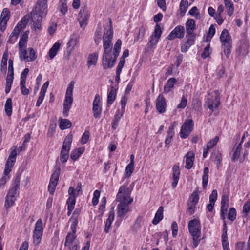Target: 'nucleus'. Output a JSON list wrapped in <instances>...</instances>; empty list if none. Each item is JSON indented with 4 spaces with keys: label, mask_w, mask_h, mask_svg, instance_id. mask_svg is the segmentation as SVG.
Returning <instances> with one entry per match:
<instances>
[{
    "label": "nucleus",
    "mask_w": 250,
    "mask_h": 250,
    "mask_svg": "<svg viewBox=\"0 0 250 250\" xmlns=\"http://www.w3.org/2000/svg\"><path fill=\"white\" fill-rule=\"evenodd\" d=\"M109 23L104 27L103 37V48L104 49L102 59L103 65L104 69L111 68L115 65L118 57L122 45V41L118 39L112 51V41L113 37V29L112 21L109 18Z\"/></svg>",
    "instance_id": "1"
},
{
    "label": "nucleus",
    "mask_w": 250,
    "mask_h": 250,
    "mask_svg": "<svg viewBox=\"0 0 250 250\" xmlns=\"http://www.w3.org/2000/svg\"><path fill=\"white\" fill-rule=\"evenodd\" d=\"M29 33V31L28 30L22 33L18 44L19 58L21 61H25L26 62H33L37 57L35 51L31 47L28 48L29 56H26V55L27 54V46Z\"/></svg>",
    "instance_id": "2"
},
{
    "label": "nucleus",
    "mask_w": 250,
    "mask_h": 250,
    "mask_svg": "<svg viewBox=\"0 0 250 250\" xmlns=\"http://www.w3.org/2000/svg\"><path fill=\"white\" fill-rule=\"evenodd\" d=\"M220 40L222 43V48L224 54L228 58L232 48V40L227 29H224L220 35Z\"/></svg>",
    "instance_id": "3"
},
{
    "label": "nucleus",
    "mask_w": 250,
    "mask_h": 250,
    "mask_svg": "<svg viewBox=\"0 0 250 250\" xmlns=\"http://www.w3.org/2000/svg\"><path fill=\"white\" fill-rule=\"evenodd\" d=\"M74 87V82L73 81H71L68 85L63 104V114L65 117L68 116V112L71 107L73 101L72 96Z\"/></svg>",
    "instance_id": "4"
},
{
    "label": "nucleus",
    "mask_w": 250,
    "mask_h": 250,
    "mask_svg": "<svg viewBox=\"0 0 250 250\" xmlns=\"http://www.w3.org/2000/svg\"><path fill=\"white\" fill-rule=\"evenodd\" d=\"M16 161V148H14L11 152L6 162L4 176L0 179V186L3 185L9 178L8 176L13 168Z\"/></svg>",
    "instance_id": "5"
},
{
    "label": "nucleus",
    "mask_w": 250,
    "mask_h": 250,
    "mask_svg": "<svg viewBox=\"0 0 250 250\" xmlns=\"http://www.w3.org/2000/svg\"><path fill=\"white\" fill-rule=\"evenodd\" d=\"M131 192V190L128 188L127 184H124L119 189L116 196V201L127 202L129 204H131L133 200L130 196Z\"/></svg>",
    "instance_id": "6"
},
{
    "label": "nucleus",
    "mask_w": 250,
    "mask_h": 250,
    "mask_svg": "<svg viewBox=\"0 0 250 250\" xmlns=\"http://www.w3.org/2000/svg\"><path fill=\"white\" fill-rule=\"evenodd\" d=\"M47 0H37L31 14L45 17L48 12Z\"/></svg>",
    "instance_id": "7"
},
{
    "label": "nucleus",
    "mask_w": 250,
    "mask_h": 250,
    "mask_svg": "<svg viewBox=\"0 0 250 250\" xmlns=\"http://www.w3.org/2000/svg\"><path fill=\"white\" fill-rule=\"evenodd\" d=\"M214 93V96L208 93L205 102V105H207L208 109L211 111V112L213 111L214 108L218 107L220 104L219 90H215Z\"/></svg>",
    "instance_id": "8"
},
{
    "label": "nucleus",
    "mask_w": 250,
    "mask_h": 250,
    "mask_svg": "<svg viewBox=\"0 0 250 250\" xmlns=\"http://www.w3.org/2000/svg\"><path fill=\"white\" fill-rule=\"evenodd\" d=\"M43 228L42 226V221L41 219H38L36 224L33 231V243L35 245H39L41 241Z\"/></svg>",
    "instance_id": "9"
},
{
    "label": "nucleus",
    "mask_w": 250,
    "mask_h": 250,
    "mask_svg": "<svg viewBox=\"0 0 250 250\" xmlns=\"http://www.w3.org/2000/svg\"><path fill=\"white\" fill-rule=\"evenodd\" d=\"M90 16L89 12L87 10V6H82L78 14V20L79 21L80 27L84 29L88 24V21Z\"/></svg>",
    "instance_id": "10"
},
{
    "label": "nucleus",
    "mask_w": 250,
    "mask_h": 250,
    "mask_svg": "<svg viewBox=\"0 0 250 250\" xmlns=\"http://www.w3.org/2000/svg\"><path fill=\"white\" fill-rule=\"evenodd\" d=\"M199 199V195L197 191H194L189 198L188 202L187 213L190 215L193 214L195 212V208L196 204L198 203Z\"/></svg>",
    "instance_id": "11"
},
{
    "label": "nucleus",
    "mask_w": 250,
    "mask_h": 250,
    "mask_svg": "<svg viewBox=\"0 0 250 250\" xmlns=\"http://www.w3.org/2000/svg\"><path fill=\"white\" fill-rule=\"evenodd\" d=\"M193 126L194 123L192 119L187 120L181 126L180 133V137L184 139L188 137L192 130Z\"/></svg>",
    "instance_id": "12"
},
{
    "label": "nucleus",
    "mask_w": 250,
    "mask_h": 250,
    "mask_svg": "<svg viewBox=\"0 0 250 250\" xmlns=\"http://www.w3.org/2000/svg\"><path fill=\"white\" fill-rule=\"evenodd\" d=\"M189 233L192 236L201 235V227L199 221L194 219L190 220L188 225Z\"/></svg>",
    "instance_id": "13"
},
{
    "label": "nucleus",
    "mask_w": 250,
    "mask_h": 250,
    "mask_svg": "<svg viewBox=\"0 0 250 250\" xmlns=\"http://www.w3.org/2000/svg\"><path fill=\"white\" fill-rule=\"evenodd\" d=\"M167 106L166 98L162 94H159L155 101V107L157 111L160 114L164 113L166 111Z\"/></svg>",
    "instance_id": "14"
},
{
    "label": "nucleus",
    "mask_w": 250,
    "mask_h": 250,
    "mask_svg": "<svg viewBox=\"0 0 250 250\" xmlns=\"http://www.w3.org/2000/svg\"><path fill=\"white\" fill-rule=\"evenodd\" d=\"M60 169H56L52 174L48 187V190L50 194H53L55 191L60 175Z\"/></svg>",
    "instance_id": "15"
},
{
    "label": "nucleus",
    "mask_w": 250,
    "mask_h": 250,
    "mask_svg": "<svg viewBox=\"0 0 250 250\" xmlns=\"http://www.w3.org/2000/svg\"><path fill=\"white\" fill-rule=\"evenodd\" d=\"M185 27L182 25L177 26L168 35L167 38L172 40L175 38L182 39L185 36Z\"/></svg>",
    "instance_id": "16"
},
{
    "label": "nucleus",
    "mask_w": 250,
    "mask_h": 250,
    "mask_svg": "<svg viewBox=\"0 0 250 250\" xmlns=\"http://www.w3.org/2000/svg\"><path fill=\"white\" fill-rule=\"evenodd\" d=\"M117 206V215L120 218H123L129 211V205L127 202H119Z\"/></svg>",
    "instance_id": "17"
},
{
    "label": "nucleus",
    "mask_w": 250,
    "mask_h": 250,
    "mask_svg": "<svg viewBox=\"0 0 250 250\" xmlns=\"http://www.w3.org/2000/svg\"><path fill=\"white\" fill-rule=\"evenodd\" d=\"M16 186L13 187L8 192L5 202V206L9 208L13 205L16 200Z\"/></svg>",
    "instance_id": "18"
},
{
    "label": "nucleus",
    "mask_w": 250,
    "mask_h": 250,
    "mask_svg": "<svg viewBox=\"0 0 250 250\" xmlns=\"http://www.w3.org/2000/svg\"><path fill=\"white\" fill-rule=\"evenodd\" d=\"M30 19L32 22V28L34 30H40L42 26V19L44 17L30 13Z\"/></svg>",
    "instance_id": "19"
},
{
    "label": "nucleus",
    "mask_w": 250,
    "mask_h": 250,
    "mask_svg": "<svg viewBox=\"0 0 250 250\" xmlns=\"http://www.w3.org/2000/svg\"><path fill=\"white\" fill-rule=\"evenodd\" d=\"M10 12L7 8H4L0 18V29L4 30L5 29V25L9 18Z\"/></svg>",
    "instance_id": "20"
},
{
    "label": "nucleus",
    "mask_w": 250,
    "mask_h": 250,
    "mask_svg": "<svg viewBox=\"0 0 250 250\" xmlns=\"http://www.w3.org/2000/svg\"><path fill=\"white\" fill-rule=\"evenodd\" d=\"M180 173L179 167L177 165H174L172 167L173 182L171 184L173 188H175L178 184Z\"/></svg>",
    "instance_id": "21"
},
{
    "label": "nucleus",
    "mask_w": 250,
    "mask_h": 250,
    "mask_svg": "<svg viewBox=\"0 0 250 250\" xmlns=\"http://www.w3.org/2000/svg\"><path fill=\"white\" fill-rule=\"evenodd\" d=\"M176 83L177 80L175 78H170L168 79L164 87V92L166 94H167L173 91Z\"/></svg>",
    "instance_id": "22"
},
{
    "label": "nucleus",
    "mask_w": 250,
    "mask_h": 250,
    "mask_svg": "<svg viewBox=\"0 0 250 250\" xmlns=\"http://www.w3.org/2000/svg\"><path fill=\"white\" fill-rule=\"evenodd\" d=\"M30 19V16L29 14H26L24 16L18 23L17 24V30H18L19 32L23 30L26 27Z\"/></svg>",
    "instance_id": "23"
},
{
    "label": "nucleus",
    "mask_w": 250,
    "mask_h": 250,
    "mask_svg": "<svg viewBox=\"0 0 250 250\" xmlns=\"http://www.w3.org/2000/svg\"><path fill=\"white\" fill-rule=\"evenodd\" d=\"M73 136L72 134H68L66 136L63 142L61 151L69 152L71 144L72 142Z\"/></svg>",
    "instance_id": "24"
},
{
    "label": "nucleus",
    "mask_w": 250,
    "mask_h": 250,
    "mask_svg": "<svg viewBox=\"0 0 250 250\" xmlns=\"http://www.w3.org/2000/svg\"><path fill=\"white\" fill-rule=\"evenodd\" d=\"M186 29L187 34H194L193 33L196 29L195 21L192 19H189L186 23Z\"/></svg>",
    "instance_id": "25"
},
{
    "label": "nucleus",
    "mask_w": 250,
    "mask_h": 250,
    "mask_svg": "<svg viewBox=\"0 0 250 250\" xmlns=\"http://www.w3.org/2000/svg\"><path fill=\"white\" fill-rule=\"evenodd\" d=\"M186 166L185 168L190 169L193 165L194 160V154L191 152H188L186 155Z\"/></svg>",
    "instance_id": "26"
},
{
    "label": "nucleus",
    "mask_w": 250,
    "mask_h": 250,
    "mask_svg": "<svg viewBox=\"0 0 250 250\" xmlns=\"http://www.w3.org/2000/svg\"><path fill=\"white\" fill-rule=\"evenodd\" d=\"M76 238V233H73V232H68L65 238L64 246L68 247L70 249V248H72L71 245H72Z\"/></svg>",
    "instance_id": "27"
},
{
    "label": "nucleus",
    "mask_w": 250,
    "mask_h": 250,
    "mask_svg": "<svg viewBox=\"0 0 250 250\" xmlns=\"http://www.w3.org/2000/svg\"><path fill=\"white\" fill-rule=\"evenodd\" d=\"M163 207L162 206H160L156 213H155L154 218L152 220V223L156 225L158 224L163 219Z\"/></svg>",
    "instance_id": "28"
},
{
    "label": "nucleus",
    "mask_w": 250,
    "mask_h": 250,
    "mask_svg": "<svg viewBox=\"0 0 250 250\" xmlns=\"http://www.w3.org/2000/svg\"><path fill=\"white\" fill-rule=\"evenodd\" d=\"M114 220V213L113 211H110L109 213L108 218L107 219L104 231L105 233H107L109 232L111 225Z\"/></svg>",
    "instance_id": "29"
},
{
    "label": "nucleus",
    "mask_w": 250,
    "mask_h": 250,
    "mask_svg": "<svg viewBox=\"0 0 250 250\" xmlns=\"http://www.w3.org/2000/svg\"><path fill=\"white\" fill-rule=\"evenodd\" d=\"M117 91L113 86H111L110 91L107 96V104L111 105L115 101L116 97Z\"/></svg>",
    "instance_id": "30"
},
{
    "label": "nucleus",
    "mask_w": 250,
    "mask_h": 250,
    "mask_svg": "<svg viewBox=\"0 0 250 250\" xmlns=\"http://www.w3.org/2000/svg\"><path fill=\"white\" fill-rule=\"evenodd\" d=\"M159 39L151 36L149 38L148 43H147L146 48L147 51H149L153 49L157 44Z\"/></svg>",
    "instance_id": "31"
},
{
    "label": "nucleus",
    "mask_w": 250,
    "mask_h": 250,
    "mask_svg": "<svg viewBox=\"0 0 250 250\" xmlns=\"http://www.w3.org/2000/svg\"><path fill=\"white\" fill-rule=\"evenodd\" d=\"M84 148L83 147H80L76 149L73 150L70 154V157L73 161H76L83 153Z\"/></svg>",
    "instance_id": "32"
},
{
    "label": "nucleus",
    "mask_w": 250,
    "mask_h": 250,
    "mask_svg": "<svg viewBox=\"0 0 250 250\" xmlns=\"http://www.w3.org/2000/svg\"><path fill=\"white\" fill-rule=\"evenodd\" d=\"M102 37V27L100 23L95 32L94 40L96 45H98L101 42Z\"/></svg>",
    "instance_id": "33"
},
{
    "label": "nucleus",
    "mask_w": 250,
    "mask_h": 250,
    "mask_svg": "<svg viewBox=\"0 0 250 250\" xmlns=\"http://www.w3.org/2000/svg\"><path fill=\"white\" fill-rule=\"evenodd\" d=\"M60 43L58 42H55L49 51V56L52 59L56 55L58 50L60 48Z\"/></svg>",
    "instance_id": "34"
},
{
    "label": "nucleus",
    "mask_w": 250,
    "mask_h": 250,
    "mask_svg": "<svg viewBox=\"0 0 250 250\" xmlns=\"http://www.w3.org/2000/svg\"><path fill=\"white\" fill-rule=\"evenodd\" d=\"M58 9L59 10V11L63 15L67 13L68 11L67 0H60Z\"/></svg>",
    "instance_id": "35"
},
{
    "label": "nucleus",
    "mask_w": 250,
    "mask_h": 250,
    "mask_svg": "<svg viewBox=\"0 0 250 250\" xmlns=\"http://www.w3.org/2000/svg\"><path fill=\"white\" fill-rule=\"evenodd\" d=\"M98 58V54L97 53L90 54L88 56L87 62L88 67L91 65H95L97 63Z\"/></svg>",
    "instance_id": "36"
},
{
    "label": "nucleus",
    "mask_w": 250,
    "mask_h": 250,
    "mask_svg": "<svg viewBox=\"0 0 250 250\" xmlns=\"http://www.w3.org/2000/svg\"><path fill=\"white\" fill-rule=\"evenodd\" d=\"M78 44V41L76 38H71L67 43V49L69 53H71L74 50L75 47Z\"/></svg>",
    "instance_id": "37"
},
{
    "label": "nucleus",
    "mask_w": 250,
    "mask_h": 250,
    "mask_svg": "<svg viewBox=\"0 0 250 250\" xmlns=\"http://www.w3.org/2000/svg\"><path fill=\"white\" fill-rule=\"evenodd\" d=\"M225 6L226 7L227 14L229 16L233 15L234 12V5L231 0L224 1Z\"/></svg>",
    "instance_id": "38"
},
{
    "label": "nucleus",
    "mask_w": 250,
    "mask_h": 250,
    "mask_svg": "<svg viewBox=\"0 0 250 250\" xmlns=\"http://www.w3.org/2000/svg\"><path fill=\"white\" fill-rule=\"evenodd\" d=\"M14 79V74L8 73L6 78V84L5 87V92L8 93L10 92L11 84Z\"/></svg>",
    "instance_id": "39"
},
{
    "label": "nucleus",
    "mask_w": 250,
    "mask_h": 250,
    "mask_svg": "<svg viewBox=\"0 0 250 250\" xmlns=\"http://www.w3.org/2000/svg\"><path fill=\"white\" fill-rule=\"evenodd\" d=\"M69 222L71 223L70 229H71L72 232L73 233H76V227L78 225V221L77 219V217L75 216V214L73 213L72 216L69 219Z\"/></svg>",
    "instance_id": "40"
},
{
    "label": "nucleus",
    "mask_w": 250,
    "mask_h": 250,
    "mask_svg": "<svg viewBox=\"0 0 250 250\" xmlns=\"http://www.w3.org/2000/svg\"><path fill=\"white\" fill-rule=\"evenodd\" d=\"M209 169L208 167H205L203 171V175L202 176V184L204 189H206L208 183Z\"/></svg>",
    "instance_id": "41"
},
{
    "label": "nucleus",
    "mask_w": 250,
    "mask_h": 250,
    "mask_svg": "<svg viewBox=\"0 0 250 250\" xmlns=\"http://www.w3.org/2000/svg\"><path fill=\"white\" fill-rule=\"evenodd\" d=\"M71 126V123L68 119H60L59 127L61 130L69 128Z\"/></svg>",
    "instance_id": "42"
},
{
    "label": "nucleus",
    "mask_w": 250,
    "mask_h": 250,
    "mask_svg": "<svg viewBox=\"0 0 250 250\" xmlns=\"http://www.w3.org/2000/svg\"><path fill=\"white\" fill-rule=\"evenodd\" d=\"M92 111L93 116L95 118H99L102 112L101 106L100 104H93Z\"/></svg>",
    "instance_id": "43"
},
{
    "label": "nucleus",
    "mask_w": 250,
    "mask_h": 250,
    "mask_svg": "<svg viewBox=\"0 0 250 250\" xmlns=\"http://www.w3.org/2000/svg\"><path fill=\"white\" fill-rule=\"evenodd\" d=\"M5 110L6 115L8 116H10L12 114V100L11 98H8L6 101L5 104Z\"/></svg>",
    "instance_id": "44"
},
{
    "label": "nucleus",
    "mask_w": 250,
    "mask_h": 250,
    "mask_svg": "<svg viewBox=\"0 0 250 250\" xmlns=\"http://www.w3.org/2000/svg\"><path fill=\"white\" fill-rule=\"evenodd\" d=\"M76 199L75 196H70L67 200V204L68 205L67 209L70 211H72L74 208L75 205Z\"/></svg>",
    "instance_id": "45"
},
{
    "label": "nucleus",
    "mask_w": 250,
    "mask_h": 250,
    "mask_svg": "<svg viewBox=\"0 0 250 250\" xmlns=\"http://www.w3.org/2000/svg\"><path fill=\"white\" fill-rule=\"evenodd\" d=\"M195 38V34H188V35L186 36L185 39H186V41L185 42L191 46L194 43Z\"/></svg>",
    "instance_id": "46"
},
{
    "label": "nucleus",
    "mask_w": 250,
    "mask_h": 250,
    "mask_svg": "<svg viewBox=\"0 0 250 250\" xmlns=\"http://www.w3.org/2000/svg\"><path fill=\"white\" fill-rule=\"evenodd\" d=\"M145 32V28L143 26L139 28L137 35L134 39V42H137L140 40H142L144 37Z\"/></svg>",
    "instance_id": "47"
},
{
    "label": "nucleus",
    "mask_w": 250,
    "mask_h": 250,
    "mask_svg": "<svg viewBox=\"0 0 250 250\" xmlns=\"http://www.w3.org/2000/svg\"><path fill=\"white\" fill-rule=\"evenodd\" d=\"M241 148L242 146H241V144H239L233 152V157L232 158L233 161L238 160V159L239 158Z\"/></svg>",
    "instance_id": "48"
},
{
    "label": "nucleus",
    "mask_w": 250,
    "mask_h": 250,
    "mask_svg": "<svg viewBox=\"0 0 250 250\" xmlns=\"http://www.w3.org/2000/svg\"><path fill=\"white\" fill-rule=\"evenodd\" d=\"M188 0H181L180 4V10L181 13L185 14L188 8Z\"/></svg>",
    "instance_id": "49"
},
{
    "label": "nucleus",
    "mask_w": 250,
    "mask_h": 250,
    "mask_svg": "<svg viewBox=\"0 0 250 250\" xmlns=\"http://www.w3.org/2000/svg\"><path fill=\"white\" fill-rule=\"evenodd\" d=\"M134 170V164H128L126 166L125 170V175L126 177L130 176Z\"/></svg>",
    "instance_id": "50"
},
{
    "label": "nucleus",
    "mask_w": 250,
    "mask_h": 250,
    "mask_svg": "<svg viewBox=\"0 0 250 250\" xmlns=\"http://www.w3.org/2000/svg\"><path fill=\"white\" fill-rule=\"evenodd\" d=\"M25 83L26 82H20V89L22 95H28L30 93V90L26 88Z\"/></svg>",
    "instance_id": "51"
},
{
    "label": "nucleus",
    "mask_w": 250,
    "mask_h": 250,
    "mask_svg": "<svg viewBox=\"0 0 250 250\" xmlns=\"http://www.w3.org/2000/svg\"><path fill=\"white\" fill-rule=\"evenodd\" d=\"M162 34V30L161 29V27L159 24H157L155 26L154 31L153 34L151 35L152 36H154V37L157 38L158 39H160L161 35Z\"/></svg>",
    "instance_id": "52"
},
{
    "label": "nucleus",
    "mask_w": 250,
    "mask_h": 250,
    "mask_svg": "<svg viewBox=\"0 0 250 250\" xmlns=\"http://www.w3.org/2000/svg\"><path fill=\"white\" fill-rule=\"evenodd\" d=\"M128 55H129L128 50V49L125 50L123 52L122 57L120 58V62L118 65L124 66L125 63V58L126 57H128Z\"/></svg>",
    "instance_id": "53"
},
{
    "label": "nucleus",
    "mask_w": 250,
    "mask_h": 250,
    "mask_svg": "<svg viewBox=\"0 0 250 250\" xmlns=\"http://www.w3.org/2000/svg\"><path fill=\"white\" fill-rule=\"evenodd\" d=\"M219 141V137L215 136L214 138L210 139L207 145V147L208 149L212 148Z\"/></svg>",
    "instance_id": "54"
},
{
    "label": "nucleus",
    "mask_w": 250,
    "mask_h": 250,
    "mask_svg": "<svg viewBox=\"0 0 250 250\" xmlns=\"http://www.w3.org/2000/svg\"><path fill=\"white\" fill-rule=\"evenodd\" d=\"M236 211L233 208H231L229 211L228 219L231 221H234L236 219Z\"/></svg>",
    "instance_id": "55"
},
{
    "label": "nucleus",
    "mask_w": 250,
    "mask_h": 250,
    "mask_svg": "<svg viewBox=\"0 0 250 250\" xmlns=\"http://www.w3.org/2000/svg\"><path fill=\"white\" fill-rule=\"evenodd\" d=\"M223 221H224L223 228V229H222L223 233L221 236V239H222V241H226V240H228L227 226V224H226L225 220H223Z\"/></svg>",
    "instance_id": "56"
},
{
    "label": "nucleus",
    "mask_w": 250,
    "mask_h": 250,
    "mask_svg": "<svg viewBox=\"0 0 250 250\" xmlns=\"http://www.w3.org/2000/svg\"><path fill=\"white\" fill-rule=\"evenodd\" d=\"M100 195V192L99 190H96L94 191L93 193V197L92 201V203L93 206H96L97 205L99 201Z\"/></svg>",
    "instance_id": "57"
},
{
    "label": "nucleus",
    "mask_w": 250,
    "mask_h": 250,
    "mask_svg": "<svg viewBox=\"0 0 250 250\" xmlns=\"http://www.w3.org/2000/svg\"><path fill=\"white\" fill-rule=\"evenodd\" d=\"M90 136V132L89 131L85 130L84 133L83 134L81 138V143L83 144L86 143L89 140Z\"/></svg>",
    "instance_id": "58"
},
{
    "label": "nucleus",
    "mask_w": 250,
    "mask_h": 250,
    "mask_svg": "<svg viewBox=\"0 0 250 250\" xmlns=\"http://www.w3.org/2000/svg\"><path fill=\"white\" fill-rule=\"evenodd\" d=\"M68 152H65L63 151H61L60 153V161L62 163H66L68 158Z\"/></svg>",
    "instance_id": "59"
},
{
    "label": "nucleus",
    "mask_w": 250,
    "mask_h": 250,
    "mask_svg": "<svg viewBox=\"0 0 250 250\" xmlns=\"http://www.w3.org/2000/svg\"><path fill=\"white\" fill-rule=\"evenodd\" d=\"M229 206H221L220 216L223 220L226 219V215L227 214Z\"/></svg>",
    "instance_id": "60"
},
{
    "label": "nucleus",
    "mask_w": 250,
    "mask_h": 250,
    "mask_svg": "<svg viewBox=\"0 0 250 250\" xmlns=\"http://www.w3.org/2000/svg\"><path fill=\"white\" fill-rule=\"evenodd\" d=\"M16 42V27L14 28L12 33H11L9 38L7 41V42L14 44Z\"/></svg>",
    "instance_id": "61"
},
{
    "label": "nucleus",
    "mask_w": 250,
    "mask_h": 250,
    "mask_svg": "<svg viewBox=\"0 0 250 250\" xmlns=\"http://www.w3.org/2000/svg\"><path fill=\"white\" fill-rule=\"evenodd\" d=\"M171 229L172 236L175 237L177 236L178 229L177 224L175 221L172 222Z\"/></svg>",
    "instance_id": "62"
},
{
    "label": "nucleus",
    "mask_w": 250,
    "mask_h": 250,
    "mask_svg": "<svg viewBox=\"0 0 250 250\" xmlns=\"http://www.w3.org/2000/svg\"><path fill=\"white\" fill-rule=\"evenodd\" d=\"M201 235H196L195 236H192V245L193 248H196L200 241H201Z\"/></svg>",
    "instance_id": "63"
},
{
    "label": "nucleus",
    "mask_w": 250,
    "mask_h": 250,
    "mask_svg": "<svg viewBox=\"0 0 250 250\" xmlns=\"http://www.w3.org/2000/svg\"><path fill=\"white\" fill-rule=\"evenodd\" d=\"M188 103V100L187 99L183 96L181 99L180 103L177 105V108L179 109H184L185 108Z\"/></svg>",
    "instance_id": "64"
}]
</instances>
